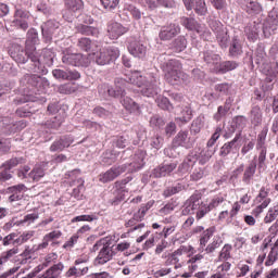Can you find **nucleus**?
I'll use <instances>...</instances> for the list:
<instances>
[{
    "label": "nucleus",
    "mask_w": 278,
    "mask_h": 278,
    "mask_svg": "<svg viewBox=\"0 0 278 278\" xmlns=\"http://www.w3.org/2000/svg\"><path fill=\"white\" fill-rule=\"evenodd\" d=\"M127 84H132L139 88L140 93L143 97L153 98L157 97L162 89L160 88V78L153 74H147L142 76L140 72H131L126 75V78H116L115 88H111L108 85H102L99 88L100 94L108 92L109 97H114V99H123L125 97V88Z\"/></svg>",
    "instance_id": "1"
},
{
    "label": "nucleus",
    "mask_w": 278,
    "mask_h": 278,
    "mask_svg": "<svg viewBox=\"0 0 278 278\" xmlns=\"http://www.w3.org/2000/svg\"><path fill=\"white\" fill-rule=\"evenodd\" d=\"M278 27V9H273L263 24H250L245 27L244 33L249 40H257V36L263 31L265 38H270Z\"/></svg>",
    "instance_id": "2"
},
{
    "label": "nucleus",
    "mask_w": 278,
    "mask_h": 278,
    "mask_svg": "<svg viewBox=\"0 0 278 278\" xmlns=\"http://www.w3.org/2000/svg\"><path fill=\"white\" fill-rule=\"evenodd\" d=\"M161 68L164 73L166 83L172 86L186 84V81L190 79V76L181 71V63L177 60H167L166 62H163Z\"/></svg>",
    "instance_id": "3"
},
{
    "label": "nucleus",
    "mask_w": 278,
    "mask_h": 278,
    "mask_svg": "<svg viewBox=\"0 0 278 278\" xmlns=\"http://www.w3.org/2000/svg\"><path fill=\"white\" fill-rule=\"evenodd\" d=\"M29 58L33 63L30 71H34V73H40V71L46 66H53L55 53H53L51 49H43L41 55L38 51H35L29 53Z\"/></svg>",
    "instance_id": "4"
},
{
    "label": "nucleus",
    "mask_w": 278,
    "mask_h": 278,
    "mask_svg": "<svg viewBox=\"0 0 278 278\" xmlns=\"http://www.w3.org/2000/svg\"><path fill=\"white\" fill-rule=\"evenodd\" d=\"M89 58H92L99 66H105L121 58V50L114 46H109L106 48H101L98 52L89 54Z\"/></svg>",
    "instance_id": "5"
},
{
    "label": "nucleus",
    "mask_w": 278,
    "mask_h": 278,
    "mask_svg": "<svg viewBox=\"0 0 278 278\" xmlns=\"http://www.w3.org/2000/svg\"><path fill=\"white\" fill-rule=\"evenodd\" d=\"M194 142H197V138L192 137V134H189L188 130H180L173 140V147L166 148L164 153L168 157H175L176 147H184L185 149H192L194 147Z\"/></svg>",
    "instance_id": "6"
},
{
    "label": "nucleus",
    "mask_w": 278,
    "mask_h": 278,
    "mask_svg": "<svg viewBox=\"0 0 278 278\" xmlns=\"http://www.w3.org/2000/svg\"><path fill=\"white\" fill-rule=\"evenodd\" d=\"M188 253H194V248L192 245H180L179 249L167 255L165 261V266H175V269L181 268L184 266V255Z\"/></svg>",
    "instance_id": "7"
},
{
    "label": "nucleus",
    "mask_w": 278,
    "mask_h": 278,
    "mask_svg": "<svg viewBox=\"0 0 278 278\" xmlns=\"http://www.w3.org/2000/svg\"><path fill=\"white\" fill-rule=\"evenodd\" d=\"M204 207L205 204H203V200H201V193H194L185 202L182 214L184 216L195 214L197 220H201L204 216L199 217V214H201V210Z\"/></svg>",
    "instance_id": "8"
},
{
    "label": "nucleus",
    "mask_w": 278,
    "mask_h": 278,
    "mask_svg": "<svg viewBox=\"0 0 278 278\" xmlns=\"http://www.w3.org/2000/svg\"><path fill=\"white\" fill-rule=\"evenodd\" d=\"M63 271L64 263L60 262L49 267L43 274H40L42 269H38L37 266L25 278H60Z\"/></svg>",
    "instance_id": "9"
},
{
    "label": "nucleus",
    "mask_w": 278,
    "mask_h": 278,
    "mask_svg": "<svg viewBox=\"0 0 278 278\" xmlns=\"http://www.w3.org/2000/svg\"><path fill=\"white\" fill-rule=\"evenodd\" d=\"M29 166H24L23 168L18 169L17 176L20 179H30L31 181H39L45 177V165L37 164L30 170Z\"/></svg>",
    "instance_id": "10"
},
{
    "label": "nucleus",
    "mask_w": 278,
    "mask_h": 278,
    "mask_svg": "<svg viewBox=\"0 0 278 278\" xmlns=\"http://www.w3.org/2000/svg\"><path fill=\"white\" fill-rule=\"evenodd\" d=\"M62 62L68 66H88L90 64V59L81 53H73L65 50L63 51Z\"/></svg>",
    "instance_id": "11"
},
{
    "label": "nucleus",
    "mask_w": 278,
    "mask_h": 278,
    "mask_svg": "<svg viewBox=\"0 0 278 278\" xmlns=\"http://www.w3.org/2000/svg\"><path fill=\"white\" fill-rule=\"evenodd\" d=\"M22 84L28 86V88H37L38 92H47V88H49V80L38 75L26 74L22 79Z\"/></svg>",
    "instance_id": "12"
},
{
    "label": "nucleus",
    "mask_w": 278,
    "mask_h": 278,
    "mask_svg": "<svg viewBox=\"0 0 278 278\" xmlns=\"http://www.w3.org/2000/svg\"><path fill=\"white\" fill-rule=\"evenodd\" d=\"M126 170L127 165L111 167L105 173L99 175V181H101V184H110V181H114L116 177H121V175H123V173H126Z\"/></svg>",
    "instance_id": "13"
},
{
    "label": "nucleus",
    "mask_w": 278,
    "mask_h": 278,
    "mask_svg": "<svg viewBox=\"0 0 278 278\" xmlns=\"http://www.w3.org/2000/svg\"><path fill=\"white\" fill-rule=\"evenodd\" d=\"M60 106L56 103H52L48 106L49 114H55L59 112V115L54 116L51 122H48V127H51V129H58L66 118V113H64L63 110L59 109Z\"/></svg>",
    "instance_id": "14"
},
{
    "label": "nucleus",
    "mask_w": 278,
    "mask_h": 278,
    "mask_svg": "<svg viewBox=\"0 0 278 278\" xmlns=\"http://www.w3.org/2000/svg\"><path fill=\"white\" fill-rule=\"evenodd\" d=\"M175 170H177V162L163 163L152 170L151 177H155V178L168 177L173 175Z\"/></svg>",
    "instance_id": "15"
},
{
    "label": "nucleus",
    "mask_w": 278,
    "mask_h": 278,
    "mask_svg": "<svg viewBox=\"0 0 278 278\" xmlns=\"http://www.w3.org/2000/svg\"><path fill=\"white\" fill-rule=\"evenodd\" d=\"M179 34H181V26L177 23H170L161 28L159 37L160 40H173Z\"/></svg>",
    "instance_id": "16"
},
{
    "label": "nucleus",
    "mask_w": 278,
    "mask_h": 278,
    "mask_svg": "<svg viewBox=\"0 0 278 278\" xmlns=\"http://www.w3.org/2000/svg\"><path fill=\"white\" fill-rule=\"evenodd\" d=\"M219 205H224V207H229L231 205V202L225 200V197L223 195H215L208 204H204V207L200 211L199 217L205 216V214H208V212H212V210H216Z\"/></svg>",
    "instance_id": "17"
},
{
    "label": "nucleus",
    "mask_w": 278,
    "mask_h": 278,
    "mask_svg": "<svg viewBox=\"0 0 278 278\" xmlns=\"http://www.w3.org/2000/svg\"><path fill=\"white\" fill-rule=\"evenodd\" d=\"M241 146H242V143L240 141V132H239L235 136V138L231 141L226 142L220 148L219 155L222 157H227V155H229V153H238V151H240Z\"/></svg>",
    "instance_id": "18"
},
{
    "label": "nucleus",
    "mask_w": 278,
    "mask_h": 278,
    "mask_svg": "<svg viewBox=\"0 0 278 278\" xmlns=\"http://www.w3.org/2000/svg\"><path fill=\"white\" fill-rule=\"evenodd\" d=\"M114 245H112V239L103 247L101 248L98 256L96 257V264H108L114 255H116V252H114L113 249Z\"/></svg>",
    "instance_id": "19"
},
{
    "label": "nucleus",
    "mask_w": 278,
    "mask_h": 278,
    "mask_svg": "<svg viewBox=\"0 0 278 278\" xmlns=\"http://www.w3.org/2000/svg\"><path fill=\"white\" fill-rule=\"evenodd\" d=\"M31 14H29L28 11H25L23 9H17L15 11V21H13L14 27H20V29H23L24 31L29 28V18Z\"/></svg>",
    "instance_id": "20"
},
{
    "label": "nucleus",
    "mask_w": 278,
    "mask_h": 278,
    "mask_svg": "<svg viewBox=\"0 0 278 278\" xmlns=\"http://www.w3.org/2000/svg\"><path fill=\"white\" fill-rule=\"evenodd\" d=\"M129 181H131V177H127L122 181L115 182V190H114L115 203L125 201V198L129 192V189L127 188V184H129Z\"/></svg>",
    "instance_id": "21"
},
{
    "label": "nucleus",
    "mask_w": 278,
    "mask_h": 278,
    "mask_svg": "<svg viewBox=\"0 0 278 278\" xmlns=\"http://www.w3.org/2000/svg\"><path fill=\"white\" fill-rule=\"evenodd\" d=\"M108 36L111 40H118L121 36L127 34V28H125L118 22H110L106 28Z\"/></svg>",
    "instance_id": "22"
},
{
    "label": "nucleus",
    "mask_w": 278,
    "mask_h": 278,
    "mask_svg": "<svg viewBox=\"0 0 278 278\" xmlns=\"http://www.w3.org/2000/svg\"><path fill=\"white\" fill-rule=\"evenodd\" d=\"M52 75L55 79H62L63 81H73L79 79L81 74L77 71H64V70H53Z\"/></svg>",
    "instance_id": "23"
},
{
    "label": "nucleus",
    "mask_w": 278,
    "mask_h": 278,
    "mask_svg": "<svg viewBox=\"0 0 278 278\" xmlns=\"http://www.w3.org/2000/svg\"><path fill=\"white\" fill-rule=\"evenodd\" d=\"M8 190L11 193V195L9 197V201L12 203L14 201H21V199H23L25 192H27V187L21 184L9 187Z\"/></svg>",
    "instance_id": "24"
},
{
    "label": "nucleus",
    "mask_w": 278,
    "mask_h": 278,
    "mask_svg": "<svg viewBox=\"0 0 278 278\" xmlns=\"http://www.w3.org/2000/svg\"><path fill=\"white\" fill-rule=\"evenodd\" d=\"M38 30L30 28L27 33V39H26V50L29 56V53H35L36 51V45H38Z\"/></svg>",
    "instance_id": "25"
},
{
    "label": "nucleus",
    "mask_w": 278,
    "mask_h": 278,
    "mask_svg": "<svg viewBox=\"0 0 278 278\" xmlns=\"http://www.w3.org/2000/svg\"><path fill=\"white\" fill-rule=\"evenodd\" d=\"M128 51L134 58H144L147 55V46L140 41H131L128 46Z\"/></svg>",
    "instance_id": "26"
},
{
    "label": "nucleus",
    "mask_w": 278,
    "mask_h": 278,
    "mask_svg": "<svg viewBox=\"0 0 278 278\" xmlns=\"http://www.w3.org/2000/svg\"><path fill=\"white\" fill-rule=\"evenodd\" d=\"M144 166V151L139 150L132 156V162L129 164L128 173L140 170Z\"/></svg>",
    "instance_id": "27"
},
{
    "label": "nucleus",
    "mask_w": 278,
    "mask_h": 278,
    "mask_svg": "<svg viewBox=\"0 0 278 278\" xmlns=\"http://www.w3.org/2000/svg\"><path fill=\"white\" fill-rule=\"evenodd\" d=\"M257 170V163L255 161H251L249 165L245 167L242 181L245 186H251V181H253V177H255V172Z\"/></svg>",
    "instance_id": "28"
},
{
    "label": "nucleus",
    "mask_w": 278,
    "mask_h": 278,
    "mask_svg": "<svg viewBox=\"0 0 278 278\" xmlns=\"http://www.w3.org/2000/svg\"><path fill=\"white\" fill-rule=\"evenodd\" d=\"M72 142H74L73 137H71V136L62 137L61 139L54 141L51 144L50 151H52V152L64 151V149L71 147Z\"/></svg>",
    "instance_id": "29"
},
{
    "label": "nucleus",
    "mask_w": 278,
    "mask_h": 278,
    "mask_svg": "<svg viewBox=\"0 0 278 278\" xmlns=\"http://www.w3.org/2000/svg\"><path fill=\"white\" fill-rule=\"evenodd\" d=\"M203 60L214 71L216 66H218V63L220 62V55L214 53L212 50H207L203 53Z\"/></svg>",
    "instance_id": "30"
},
{
    "label": "nucleus",
    "mask_w": 278,
    "mask_h": 278,
    "mask_svg": "<svg viewBox=\"0 0 278 278\" xmlns=\"http://www.w3.org/2000/svg\"><path fill=\"white\" fill-rule=\"evenodd\" d=\"M194 164H197V159H194V156H187L178 166V175H187V173H190Z\"/></svg>",
    "instance_id": "31"
},
{
    "label": "nucleus",
    "mask_w": 278,
    "mask_h": 278,
    "mask_svg": "<svg viewBox=\"0 0 278 278\" xmlns=\"http://www.w3.org/2000/svg\"><path fill=\"white\" fill-rule=\"evenodd\" d=\"M180 25L186 27V29H189V31H197L198 34H201V25H199L194 17H181Z\"/></svg>",
    "instance_id": "32"
},
{
    "label": "nucleus",
    "mask_w": 278,
    "mask_h": 278,
    "mask_svg": "<svg viewBox=\"0 0 278 278\" xmlns=\"http://www.w3.org/2000/svg\"><path fill=\"white\" fill-rule=\"evenodd\" d=\"M238 68V64L235 61H225L223 63H217V66L213 68L215 73H220L225 75V73H229V71H236Z\"/></svg>",
    "instance_id": "33"
},
{
    "label": "nucleus",
    "mask_w": 278,
    "mask_h": 278,
    "mask_svg": "<svg viewBox=\"0 0 278 278\" xmlns=\"http://www.w3.org/2000/svg\"><path fill=\"white\" fill-rule=\"evenodd\" d=\"M72 186H77V188H74L72 197L77 199V201H81V199H84V191L86 190L84 179L78 177V179L72 181Z\"/></svg>",
    "instance_id": "34"
},
{
    "label": "nucleus",
    "mask_w": 278,
    "mask_h": 278,
    "mask_svg": "<svg viewBox=\"0 0 278 278\" xmlns=\"http://www.w3.org/2000/svg\"><path fill=\"white\" fill-rule=\"evenodd\" d=\"M243 10L247 12V14H250L251 16H255V14H262V5L253 0L245 1Z\"/></svg>",
    "instance_id": "35"
},
{
    "label": "nucleus",
    "mask_w": 278,
    "mask_h": 278,
    "mask_svg": "<svg viewBox=\"0 0 278 278\" xmlns=\"http://www.w3.org/2000/svg\"><path fill=\"white\" fill-rule=\"evenodd\" d=\"M215 31L219 47H222V49H227V45H229V35L227 34L225 28L218 26L217 28H215Z\"/></svg>",
    "instance_id": "36"
},
{
    "label": "nucleus",
    "mask_w": 278,
    "mask_h": 278,
    "mask_svg": "<svg viewBox=\"0 0 278 278\" xmlns=\"http://www.w3.org/2000/svg\"><path fill=\"white\" fill-rule=\"evenodd\" d=\"M84 275H88V266L79 268L75 265L70 267L68 270L65 271L64 276L66 278H79V277H84Z\"/></svg>",
    "instance_id": "37"
},
{
    "label": "nucleus",
    "mask_w": 278,
    "mask_h": 278,
    "mask_svg": "<svg viewBox=\"0 0 278 278\" xmlns=\"http://www.w3.org/2000/svg\"><path fill=\"white\" fill-rule=\"evenodd\" d=\"M229 270H231V263L224 262L216 269V273L211 278H229Z\"/></svg>",
    "instance_id": "38"
},
{
    "label": "nucleus",
    "mask_w": 278,
    "mask_h": 278,
    "mask_svg": "<svg viewBox=\"0 0 278 278\" xmlns=\"http://www.w3.org/2000/svg\"><path fill=\"white\" fill-rule=\"evenodd\" d=\"M0 127H2V134L10 136L16 131V124L10 117H4L0 121Z\"/></svg>",
    "instance_id": "39"
},
{
    "label": "nucleus",
    "mask_w": 278,
    "mask_h": 278,
    "mask_svg": "<svg viewBox=\"0 0 278 278\" xmlns=\"http://www.w3.org/2000/svg\"><path fill=\"white\" fill-rule=\"evenodd\" d=\"M214 153H216V148H207L202 150L198 156L199 164L202 166L207 164V162H210V160H212L214 156Z\"/></svg>",
    "instance_id": "40"
},
{
    "label": "nucleus",
    "mask_w": 278,
    "mask_h": 278,
    "mask_svg": "<svg viewBox=\"0 0 278 278\" xmlns=\"http://www.w3.org/2000/svg\"><path fill=\"white\" fill-rule=\"evenodd\" d=\"M244 125H247V118H244V116L235 117L230 123V127L228 128L229 134H233L236 129L242 131V129H244Z\"/></svg>",
    "instance_id": "41"
},
{
    "label": "nucleus",
    "mask_w": 278,
    "mask_h": 278,
    "mask_svg": "<svg viewBox=\"0 0 278 278\" xmlns=\"http://www.w3.org/2000/svg\"><path fill=\"white\" fill-rule=\"evenodd\" d=\"M188 47V40L185 36H178L172 43V49L175 53H181Z\"/></svg>",
    "instance_id": "42"
},
{
    "label": "nucleus",
    "mask_w": 278,
    "mask_h": 278,
    "mask_svg": "<svg viewBox=\"0 0 278 278\" xmlns=\"http://www.w3.org/2000/svg\"><path fill=\"white\" fill-rule=\"evenodd\" d=\"M16 255H18V248L14 247L10 250L2 252L0 255V260L2 261V263L8 264V262H12L16 257Z\"/></svg>",
    "instance_id": "43"
},
{
    "label": "nucleus",
    "mask_w": 278,
    "mask_h": 278,
    "mask_svg": "<svg viewBox=\"0 0 278 278\" xmlns=\"http://www.w3.org/2000/svg\"><path fill=\"white\" fill-rule=\"evenodd\" d=\"M116 160H118L116 151H106L102 154V164H104V166H112Z\"/></svg>",
    "instance_id": "44"
},
{
    "label": "nucleus",
    "mask_w": 278,
    "mask_h": 278,
    "mask_svg": "<svg viewBox=\"0 0 278 278\" xmlns=\"http://www.w3.org/2000/svg\"><path fill=\"white\" fill-rule=\"evenodd\" d=\"M55 262H58V253L51 252V253H49V254L45 257L42 264H40V265L37 266V267H38V270H43V268H49V266H51V264H53V263H55Z\"/></svg>",
    "instance_id": "45"
},
{
    "label": "nucleus",
    "mask_w": 278,
    "mask_h": 278,
    "mask_svg": "<svg viewBox=\"0 0 278 278\" xmlns=\"http://www.w3.org/2000/svg\"><path fill=\"white\" fill-rule=\"evenodd\" d=\"M55 29H58V24L51 20L41 26L42 34L43 36H47V38H51Z\"/></svg>",
    "instance_id": "46"
},
{
    "label": "nucleus",
    "mask_w": 278,
    "mask_h": 278,
    "mask_svg": "<svg viewBox=\"0 0 278 278\" xmlns=\"http://www.w3.org/2000/svg\"><path fill=\"white\" fill-rule=\"evenodd\" d=\"M65 8L68 12H79L84 8L81 0H65Z\"/></svg>",
    "instance_id": "47"
},
{
    "label": "nucleus",
    "mask_w": 278,
    "mask_h": 278,
    "mask_svg": "<svg viewBox=\"0 0 278 278\" xmlns=\"http://www.w3.org/2000/svg\"><path fill=\"white\" fill-rule=\"evenodd\" d=\"M229 53L232 58L242 55V45H240V41L238 39L232 40L229 48Z\"/></svg>",
    "instance_id": "48"
},
{
    "label": "nucleus",
    "mask_w": 278,
    "mask_h": 278,
    "mask_svg": "<svg viewBox=\"0 0 278 278\" xmlns=\"http://www.w3.org/2000/svg\"><path fill=\"white\" fill-rule=\"evenodd\" d=\"M193 8L194 12L198 13L199 16H205L207 14V4H205V0H197Z\"/></svg>",
    "instance_id": "49"
},
{
    "label": "nucleus",
    "mask_w": 278,
    "mask_h": 278,
    "mask_svg": "<svg viewBox=\"0 0 278 278\" xmlns=\"http://www.w3.org/2000/svg\"><path fill=\"white\" fill-rule=\"evenodd\" d=\"M35 110L31 109L29 104H26L15 111L16 116H20L21 118H27L31 114H34Z\"/></svg>",
    "instance_id": "50"
},
{
    "label": "nucleus",
    "mask_w": 278,
    "mask_h": 278,
    "mask_svg": "<svg viewBox=\"0 0 278 278\" xmlns=\"http://www.w3.org/2000/svg\"><path fill=\"white\" fill-rule=\"evenodd\" d=\"M232 249L231 244H225L218 256L219 262H227V260H231Z\"/></svg>",
    "instance_id": "51"
},
{
    "label": "nucleus",
    "mask_w": 278,
    "mask_h": 278,
    "mask_svg": "<svg viewBox=\"0 0 278 278\" xmlns=\"http://www.w3.org/2000/svg\"><path fill=\"white\" fill-rule=\"evenodd\" d=\"M277 216H278V204L274 205L268 210L266 216L264 217V223L270 224L274 220H277Z\"/></svg>",
    "instance_id": "52"
},
{
    "label": "nucleus",
    "mask_w": 278,
    "mask_h": 278,
    "mask_svg": "<svg viewBox=\"0 0 278 278\" xmlns=\"http://www.w3.org/2000/svg\"><path fill=\"white\" fill-rule=\"evenodd\" d=\"M122 105H124L125 110H127L128 112H137L139 108L138 103H136V101H134L129 97H126L122 100Z\"/></svg>",
    "instance_id": "53"
},
{
    "label": "nucleus",
    "mask_w": 278,
    "mask_h": 278,
    "mask_svg": "<svg viewBox=\"0 0 278 278\" xmlns=\"http://www.w3.org/2000/svg\"><path fill=\"white\" fill-rule=\"evenodd\" d=\"M251 121L255 125H260V123H262V109H260V106L255 105L252 108Z\"/></svg>",
    "instance_id": "54"
},
{
    "label": "nucleus",
    "mask_w": 278,
    "mask_h": 278,
    "mask_svg": "<svg viewBox=\"0 0 278 278\" xmlns=\"http://www.w3.org/2000/svg\"><path fill=\"white\" fill-rule=\"evenodd\" d=\"M23 162H25V159L14 157L3 163L2 168H5L7 170H12V168L18 166V164H23Z\"/></svg>",
    "instance_id": "55"
},
{
    "label": "nucleus",
    "mask_w": 278,
    "mask_h": 278,
    "mask_svg": "<svg viewBox=\"0 0 278 278\" xmlns=\"http://www.w3.org/2000/svg\"><path fill=\"white\" fill-rule=\"evenodd\" d=\"M156 103L159 108H161V110H167L168 112L173 110V104H170V101H168V98L164 96H159L156 99Z\"/></svg>",
    "instance_id": "56"
},
{
    "label": "nucleus",
    "mask_w": 278,
    "mask_h": 278,
    "mask_svg": "<svg viewBox=\"0 0 278 278\" xmlns=\"http://www.w3.org/2000/svg\"><path fill=\"white\" fill-rule=\"evenodd\" d=\"M192 118V110H190L189 106H185L182 110H180V115L177 117V121H180L181 123H188V121H191Z\"/></svg>",
    "instance_id": "57"
},
{
    "label": "nucleus",
    "mask_w": 278,
    "mask_h": 278,
    "mask_svg": "<svg viewBox=\"0 0 278 278\" xmlns=\"http://www.w3.org/2000/svg\"><path fill=\"white\" fill-rule=\"evenodd\" d=\"M99 217L94 214L90 215H78L72 219V223H92L97 220Z\"/></svg>",
    "instance_id": "58"
},
{
    "label": "nucleus",
    "mask_w": 278,
    "mask_h": 278,
    "mask_svg": "<svg viewBox=\"0 0 278 278\" xmlns=\"http://www.w3.org/2000/svg\"><path fill=\"white\" fill-rule=\"evenodd\" d=\"M257 203H261L260 205H257L254 210H253V214L255 216H260V214H262V212H264V210H266V207H268V205H270V199H265V200H256Z\"/></svg>",
    "instance_id": "59"
},
{
    "label": "nucleus",
    "mask_w": 278,
    "mask_h": 278,
    "mask_svg": "<svg viewBox=\"0 0 278 278\" xmlns=\"http://www.w3.org/2000/svg\"><path fill=\"white\" fill-rule=\"evenodd\" d=\"M223 244L220 237H214L212 243L205 248L206 253H214Z\"/></svg>",
    "instance_id": "60"
},
{
    "label": "nucleus",
    "mask_w": 278,
    "mask_h": 278,
    "mask_svg": "<svg viewBox=\"0 0 278 278\" xmlns=\"http://www.w3.org/2000/svg\"><path fill=\"white\" fill-rule=\"evenodd\" d=\"M38 218H40V215L36 212L27 214L24 216V218L22 220H20V225H31V224L36 223V220H38Z\"/></svg>",
    "instance_id": "61"
},
{
    "label": "nucleus",
    "mask_w": 278,
    "mask_h": 278,
    "mask_svg": "<svg viewBox=\"0 0 278 278\" xmlns=\"http://www.w3.org/2000/svg\"><path fill=\"white\" fill-rule=\"evenodd\" d=\"M43 238H46V240L52 242L51 245H55L58 244V242H55V240H60L62 238V232L60 230H53L47 235L43 236Z\"/></svg>",
    "instance_id": "62"
},
{
    "label": "nucleus",
    "mask_w": 278,
    "mask_h": 278,
    "mask_svg": "<svg viewBox=\"0 0 278 278\" xmlns=\"http://www.w3.org/2000/svg\"><path fill=\"white\" fill-rule=\"evenodd\" d=\"M124 12H129L134 18L139 21V18H142V13L140 10H138L134 4H125L124 5Z\"/></svg>",
    "instance_id": "63"
},
{
    "label": "nucleus",
    "mask_w": 278,
    "mask_h": 278,
    "mask_svg": "<svg viewBox=\"0 0 278 278\" xmlns=\"http://www.w3.org/2000/svg\"><path fill=\"white\" fill-rule=\"evenodd\" d=\"M78 47L83 51H90L92 49V41L89 38H80L78 40Z\"/></svg>",
    "instance_id": "64"
}]
</instances>
